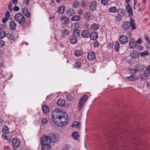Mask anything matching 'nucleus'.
Returning <instances> with one entry per match:
<instances>
[{"label":"nucleus","mask_w":150,"mask_h":150,"mask_svg":"<svg viewBox=\"0 0 150 150\" xmlns=\"http://www.w3.org/2000/svg\"><path fill=\"white\" fill-rule=\"evenodd\" d=\"M48 136L51 142H55L59 140L58 135L54 133H50Z\"/></svg>","instance_id":"nucleus-3"},{"label":"nucleus","mask_w":150,"mask_h":150,"mask_svg":"<svg viewBox=\"0 0 150 150\" xmlns=\"http://www.w3.org/2000/svg\"><path fill=\"white\" fill-rule=\"evenodd\" d=\"M94 46L96 47H98L99 45V43L98 42L96 41L94 43Z\"/></svg>","instance_id":"nucleus-56"},{"label":"nucleus","mask_w":150,"mask_h":150,"mask_svg":"<svg viewBox=\"0 0 150 150\" xmlns=\"http://www.w3.org/2000/svg\"><path fill=\"white\" fill-rule=\"evenodd\" d=\"M98 6L97 3L95 1H92L89 4L90 9L92 11H93L96 9Z\"/></svg>","instance_id":"nucleus-6"},{"label":"nucleus","mask_w":150,"mask_h":150,"mask_svg":"<svg viewBox=\"0 0 150 150\" xmlns=\"http://www.w3.org/2000/svg\"><path fill=\"white\" fill-rule=\"evenodd\" d=\"M64 6H62L59 7L58 9L57 10V13L60 14H62L64 12Z\"/></svg>","instance_id":"nucleus-25"},{"label":"nucleus","mask_w":150,"mask_h":150,"mask_svg":"<svg viewBox=\"0 0 150 150\" xmlns=\"http://www.w3.org/2000/svg\"><path fill=\"white\" fill-rule=\"evenodd\" d=\"M145 71H147V73L149 75L150 74V65L147 66L146 67V69Z\"/></svg>","instance_id":"nucleus-53"},{"label":"nucleus","mask_w":150,"mask_h":150,"mask_svg":"<svg viewBox=\"0 0 150 150\" xmlns=\"http://www.w3.org/2000/svg\"><path fill=\"white\" fill-rule=\"evenodd\" d=\"M65 100L60 99L58 100L57 101V104L59 106H63L65 104Z\"/></svg>","instance_id":"nucleus-24"},{"label":"nucleus","mask_w":150,"mask_h":150,"mask_svg":"<svg viewBox=\"0 0 150 150\" xmlns=\"http://www.w3.org/2000/svg\"><path fill=\"white\" fill-rule=\"evenodd\" d=\"M86 103V102H84L83 100H81V99H80L78 104V109L79 111H80L81 109L83 108V105L85 104Z\"/></svg>","instance_id":"nucleus-19"},{"label":"nucleus","mask_w":150,"mask_h":150,"mask_svg":"<svg viewBox=\"0 0 150 150\" xmlns=\"http://www.w3.org/2000/svg\"><path fill=\"white\" fill-rule=\"evenodd\" d=\"M63 35L67 36L70 33L69 31L67 29L63 30L62 31Z\"/></svg>","instance_id":"nucleus-38"},{"label":"nucleus","mask_w":150,"mask_h":150,"mask_svg":"<svg viewBox=\"0 0 150 150\" xmlns=\"http://www.w3.org/2000/svg\"><path fill=\"white\" fill-rule=\"evenodd\" d=\"M4 45V42L1 39H0V47H2Z\"/></svg>","instance_id":"nucleus-51"},{"label":"nucleus","mask_w":150,"mask_h":150,"mask_svg":"<svg viewBox=\"0 0 150 150\" xmlns=\"http://www.w3.org/2000/svg\"><path fill=\"white\" fill-rule=\"evenodd\" d=\"M148 52L146 51L140 53V55L141 57H143L145 55H148Z\"/></svg>","instance_id":"nucleus-46"},{"label":"nucleus","mask_w":150,"mask_h":150,"mask_svg":"<svg viewBox=\"0 0 150 150\" xmlns=\"http://www.w3.org/2000/svg\"><path fill=\"white\" fill-rule=\"evenodd\" d=\"M3 120L0 119V127L3 125Z\"/></svg>","instance_id":"nucleus-61"},{"label":"nucleus","mask_w":150,"mask_h":150,"mask_svg":"<svg viewBox=\"0 0 150 150\" xmlns=\"http://www.w3.org/2000/svg\"><path fill=\"white\" fill-rule=\"evenodd\" d=\"M87 141L86 139L85 138L84 140V146L86 148V149H88V146H87Z\"/></svg>","instance_id":"nucleus-59"},{"label":"nucleus","mask_w":150,"mask_h":150,"mask_svg":"<svg viewBox=\"0 0 150 150\" xmlns=\"http://www.w3.org/2000/svg\"><path fill=\"white\" fill-rule=\"evenodd\" d=\"M80 17L79 16L75 15L71 18V20L72 21H78L80 19Z\"/></svg>","instance_id":"nucleus-32"},{"label":"nucleus","mask_w":150,"mask_h":150,"mask_svg":"<svg viewBox=\"0 0 150 150\" xmlns=\"http://www.w3.org/2000/svg\"><path fill=\"white\" fill-rule=\"evenodd\" d=\"M6 35V32L3 31H1L0 32V39H2L5 37Z\"/></svg>","instance_id":"nucleus-33"},{"label":"nucleus","mask_w":150,"mask_h":150,"mask_svg":"<svg viewBox=\"0 0 150 150\" xmlns=\"http://www.w3.org/2000/svg\"><path fill=\"white\" fill-rule=\"evenodd\" d=\"M128 38L125 35H121L119 38V41L120 43L125 44L128 42Z\"/></svg>","instance_id":"nucleus-5"},{"label":"nucleus","mask_w":150,"mask_h":150,"mask_svg":"<svg viewBox=\"0 0 150 150\" xmlns=\"http://www.w3.org/2000/svg\"><path fill=\"white\" fill-rule=\"evenodd\" d=\"M129 45L130 48L134 49L137 46L136 42L132 38H130L129 40Z\"/></svg>","instance_id":"nucleus-7"},{"label":"nucleus","mask_w":150,"mask_h":150,"mask_svg":"<svg viewBox=\"0 0 150 150\" xmlns=\"http://www.w3.org/2000/svg\"><path fill=\"white\" fill-rule=\"evenodd\" d=\"M2 131L5 134H7L8 133V128L6 126H5L2 129Z\"/></svg>","instance_id":"nucleus-37"},{"label":"nucleus","mask_w":150,"mask_h":150,"mask_svg":"<svg viewBox=\"0 0 150 150\" xmlns=\"http://www.w3.org/2000/svg\"><path fill=\"white\" fill-rule=\"evenodd\" d=\"M2 137H3V139L4 140H6L7 139V136L6 135L4 134H3L2 135Z\"/></svg>","instance_id":"nucleus-62"},{"label":"nucleus","mask_w":150,"mask_h":150,"mask_svg":"<svg viewBox=\"0 0 150 150\" xmlns=\"http://www.w3.org/2000/svg\"><path fill=\"white\" fill-rule=\"evenodd\" d=\"M81 5L83 8L85 7L86 4V3L84 1H82L81 2Z\"/></svg>","instance_id":"nucleus-50"},{"label":"nucleus","mask_w":150,"mask_h":150,"mask_svg":"<svg viewBox=\"0 0 150 150\" xmlns=\"http://www.w3.org/2000/svg\"><path fill=\"white\" fill-rule=\"evenodd\" d=\"M149 74L147 73V71H144V74L141 75L139 76V78L142 81H144L146 77L149 76Z\"/></svg>","instance_id":"nucleus-13"},{"label":"nucleus","mask_w":150,"mask_h":150,"mask_svg":"<svg viewBox=\"0 0 150 150\" xmlns=\"http://www.w3.org/2000/svg\"><path fill=\"white\" fill-rule=\"evenodd\" d=\"M19 8L17 6H15L13 7V10L15 11H17L19 10Z\"/></svg>","instance_id":"nucleus-55"},{"label":"nucleus","mask_w":150,"mask_h":150,"mask_svg":"<svg viewBox=\"0 0 150 150\" xmlns=\"http://www.w3.org/2000/svg\"><path fill=\"white\" fill-rule=\"evenodd\" d=\"M8 20V19L5 18H2V21L3 23H4L7 22Z\"/></svg>","instance_id":"nucleus-54"},{"label":"nucleus","mask_w":150,"mask_h":150,"mask_svg":"<svg viewBox=\"0 0 150 150\" xmlns=\"http://www.w3.org/2000/svg\"><path fill=\"white\" fill-rule=\"evenodd\" d=\"M85 18L88 21L91 17V14L89 13H86L84 14Z\"/></svg>","instance_id":"nucleus-41"},{"label":"nucleus","mask_w":150,"mask_h":150,"mask_svg":"<svg viewBox=\"0 0 150 150\" xmlns=\"http://www.w3.org/2000/svg\"><path fill=\"white\" fill-rule=\"evenodd\" d=\"M80 125L79 122H78L75 121L74 122V123L73 124L72 127H74V126L76 128H79V126Z\"/></svg>","instance_id":"nucleus-40"},{"label":"nucleus","mask_w":150,"mask_h":150,"mask_svg":"<svg viewBox=\"0 0 150 150\" xmlns=\"http://www.w3.org/2000/svg\"><path fill=\"white\" fill-rule=\"evenodd\" d=\"M42 122L43 124H45L47 122V121L45 118H44L42 120Z\"/></svg>","instance_id":"nucleus-60"},{"label":"nucleus","mask_w":150,"mask_h":150,"mask_svg":"<svg viewBox=\"0 0 150 150\" xmlns=\"http://www.w3.org/2000/svg\"><path fill=\"white\" fill-rule=\"evenodd\" d=\"M6 37L10 40H12L13 38V34L12 33H8L6 34Z\"/></svg>","instance_id":"nucleus-36"},{"label":"nucleus","mask_w":150,"mask_h":150,"mask_svg":"<svg viewBox=\"0 0 150 150\" xmlns=\"http://www.w3.org/2000/svg\"><path fill=\"white\" fill-rule=\"evenodd\" d=\"M67 14L68 16H72L75 14L74 9L72 8L68 9L66 10Z\"/></svg>","instance_id":"nucleus-16"},{"label":"nucleus","mask_w":150,"mask_h":150,"mask_svg":"<svg viewBox=\"0 0 150 150\" xmlns=\"http://www.w3.org/2000/svg\"><path fill=\"white\" fill-rule=\"evenodd\" d=\"M12 4L11 2H10L8 4V8L12 7Z\"/></svg>","instance_id":"nucleus-64"},{"label":"nucleus","mask_w":150,"mask_h":150,"mask_svg":"<svg viewBox=\"0 0 150 150\" xmlns=\"http://www.w3.org/2000/svg\"><path fill=\"white\" fill-rule=\"evenodd\" d=\"M122 27L125 30H127L129 29L130 27V25L129 22L125 21L123 22Z\"/></svg>","instance_id":"nucleus-11"},{"label":"nucleus","mask_w":150,"mask_h":150,"mask_svg":"<svg viewBox=\"0 0 150 150\" xmlns=\"http://www.w3.org/2000/svg\"><path fill=\"white\" fill-rule=\"evenodd\" d=\"M16 26V23L14 21H11L9 25V28L12 30H15Z\"/></svg>","instance_id":"nucleus-12"},{"label":"nucleus","mask_w":150,"mask_h":150,"mask_svg":"<svg viewBox=\"0 0 150 150\" xmlns=\"http://www.w3.org/2000/svg\"><path fill=\"white\" fill-rule=\"evenodd\" d=\"M136 71H137L135 69V68L129 70V72L131 73H135Z\"/></svg>","instance_id":"nucleus-57"},{"label":"nucleus","mask_w":150,"mask_h":150,"mask_svg":"<svg viewBox=\"0 0 150 150\" xmlns=\"http://www.w3.org/2000/svg\"><path fill=\"white\" fill-rule=\"evenodd\" d=\"M14 18L21 25H23L25 23V18L21 13H17Z\"/></svg>","instance_id":"nucleus-2"},{"label":"nucleus","mask_w":150,"mask_h":150,"mask_svg":"<svg viewBox=\"0 0 150 150\" xmlns=\"http://www.w3.org/2000/svg\"><path fill=\"white\" fill-rule=\"evenodd\" d=\"M127 79L131 81H136L138 79V77L135 75H132L130 76L127 77Z\"/></svg>","instance_id":"nucleus-21"},{"label":"nucleus","mask_w":150,"mask_h":150,"mask_svg":"<svg viewBox=\"0 0 150 150\" xmlns=\"http://www.w3.org/2000/svg\"><path fill=\"white\" fill-rule=\"evenodd\" d=\"M42 110L43 112L46 114L49 112V109L48 106L46 105H44L42 107Z\"/></svg>","instance_id":"nucleus-28"},{"label":"nucleus","mask_w":150,"mask_h":150,"mask_svg":"<svg viewBox=\"0 0 150 150\" xmlns=\"http://www.w3.org/2000/svg\"><path fill=\"white\" fill-rule=\"evenodd\" d=\"M135 67L137 71L141 72L144 70V66L143 65L139 64L137 65Z\"/></svg>","instance_id":"nucleus-14"},{"label":"nucleus","mask_w":150,"mask_h":150,"mask_svg":"<svg viewBox=\"0 0 150 150\" xmlns=\"http://www.w3.org/2000/svg\"><path fill=\"white\" fill-rule=\"evenodd\" d=\"M127 11L129 13V15L130 17H132L133 16V13L132 8L130 7V5L128 4L126 7Z\"/></svg>","instance_id":"nucleus-10"},{"label":"nucleus","mask_w":150,"mask_h":150,"mask_svg":"<svg viewBox=\"0 0 150 150\" xmlns=\"http://www.w3.org/2000/svg\"><path fill=\"white\" fill-rule=\"evenodd\" d=\"M79 25L78 24L76 23L73 26V27L74 28V30H79L78 29V28L79 27Z\"/></svg>","instance_id":"nucleus-48"},{"label":"nucleus","mask_w":150,"mask_h":150,"mask_svg":"<svg viewBox=\"0 0 150 150\" xmlns=\"http://www.w3.org/2000/svg\"><path fill=\"white\" fill-rule=\"evenodd\" d=\"M74 54L76 56L79 57L81 55V52L79 50H76L74 53Z\"/></svg>","instance_id":"nucleus-44"},{"label":"nucleus","mask_w":150,"mask_h":150,"mask_svg":"<svg viewBox=\"0 0 150 150\" xmlns=\"http://www.w3.org/2000/svg\"><path fill=\"white\" fill-rule=\"evenodd\" d=\"M52 121L57 126H65L67 123V115L60 110L55 108L52 112Z\"/></svg>","instance_id":"nucleus-1"},{"label":"nucleus","mask_w":150,"mask_h":150,"mask_svg":"<svg viewBox=\"0 0 150 150\" xmlns=\"http://www.w3.org/2000/svg\"><path fill=\"white\" fill-rule=\"evenodd\" d=\"M109 0H101V3L104 5H107L109 4Z\"/></svg>","instance_id":"nucleus-45"},{"label":"nucleus","mask_w":150,"mask_h":150,"mask_svg":"<svg viewBox=\"0 0 150 150\" xmlns=\"http://www.w3.org/2000/svg\"><path fill=\"white\" fill-rule=\"evenodd\" d=\"M130 26L132 27V30H134L136 28V24L135 23L134 20L132 18L130 19V22H129Z\"/></svg>","instance_id":"nucleus-18"},{"label":"nucleus","mask_w":150,"mask_h":150,"mask_svg":"<svg viewBox=\"0 0 150 150\" xmlns=\"http://www.w3.org/2000/svg\"><path fill=\"white\" fill-rule=\"evenodd\" d=\"M81 63L78 61H76L74 63V66L75 67L79 68L81 67Z\"/></svg>","instance_id":"nucleus-30"},{"label":"nucleus","mask_w":150,"mask_h":150,"mask_svg":"<svg viewBox=\"0 0 150 150\" xmlns=\"http://www.w3.org/2000/svg\"><path fill=\"white\" fill-rule=\"evenodd\" d=\"M12 144L13 147L17 148L18 147L20 144L19 140L17 138L13 139L12 142Z\"/></svg>","instance_id":"nucleus-9"},{"label":"nucleus","mask_w":150,"mask_h":150,"mask_svg":"<svg viewBox=\"0 0 150 150\" xmlns=\"http://www.w3.org/2000/svg\"><path fill=\"white\" fill-rule=\"evenodd\" d=\"M81 99V100H83L84 102H86L88 99V96L87 95H85L82 97Z\"/></svg>","instance_id":"nucleus-43"},{"label":"nucleus","mask_w":150,"mask_h":150,"mask_svg":"<svg viewBox=\"0 0 150 150\" xmlns=\"http://www.w3.org/2000/svg\"><path fill=\"white\" fill-rule=\"evenodd\" d=\"M10 13L8 11H7L5 13V18L8 19L10 18Z\"/></svg>","instance_id":"nucleus-52"},{"label":"nucleus","mask_w":150,"mask_h":150,"mask_svg":"<svg viewBox=\"0 0 150 150\" xmlns=\"http://www.w3.org/2000/svg\"><path fill=\"white\" fill-rule=\"evenodd\" d=\"M60 21L64 24H67L69 21V19L66 16L62 17L60 18Z\"/></svg>","instance_id":"nucleus-17"},{"label":"nucleus","mask_w":150,"mask_h":150,"mask_svg":"<svg viewBox=\"0 0 150 150\" xmlns=\"http://www.w3.org/2000/svg\"><path fill=\"white\" fill-rule=\"evenodd\" d=\"M88 59L90 61H93L96 59L95 54L94 52H90L87 55Z\"/></svg>","instance_id":"nucleus-8"},{"label":"nucleus","mask_w":150,"mask_h":150,"mask_svg":"<svg viewBox=\"0 0 150 150\" xmlns=\"http://www.w3.org/2000/svg\"><path fill=\"white\" fill-rule=\"evenodd\" d=\"M22 13L27 17H28L30 16V13L27 8L24 9V11H22Z\"/></svg>","instance_id":"nucleus-26"},{"label":"nucleus","mask_w":150,"mask_h":150,"mask_svg":"<svg viewBox=\"0 0 150 150\" xmlns=\"http://www.w3.org/2000/svg\"><path fill=\"white\" fill-rule=\"evenodd\" d=\"M144 39L148 42L149 40V36L146 34H145L144 35Z\"/></svg>","instance_id":"nucleus-58"},{"label":"nucleus","mask_w":150,"mask_h":150,"mask_svg":"<svg viewBox=\"0 0 150 150\" xmlns=\"http://www.w3.org/2000/svg\"><path fill=\"white\" fill-rule=\"evenodd\" d=\"M74 99V96L71 95H68L66 96V99L68 101H72Z\"/></svg>","instance_id":"nucleus-35"},{"label":"nucleus","mask_w":150,"mask_h":150,"mask_svg":"<svg viewBox=\"0 0 150 150\" xmlns=\"http://www.w3.org/2000/svg\"><path fill=\"white\" fill-rule=\"evenodd\" d=\"M122 18V16L121 15L119 14L116 16L115 20L116 21H120L121 20Z\"/></svg>","instance_id":"nucleus-42"},{"label":"nucleus","mask_w":150,"mask_h":150,"mask_svg":"<svg viewBox=\"0 0 150 150\" xmlns=\"http://www.w3.org/2000/svg\"><path fill=\"white\" fill-rule=\"evenodd\" d=\"M130 56L133 58H136L138 57V53L136 52H134L130 54Z\"/></svg>","instance_id":"nucleus-31"},{"label":"nucleus","mask_w":150,"mask_h":150,"mask_svg":"<svg viewBox=\"0 0 150 150\" xmlns=\"http://www.w3.org/2000/svg\"><path fill=\"white\" fill-rule=\"evenodd\" d=\"M73 35L76 37H78L80 35V30H73Z\"/></svg>","instance_id":"nucleus-34"},{"label":"nucleus","mask_w":150,"mask_h":150,"mask_svg":"<svg viewBox=\"0 0 150 150\" xmlns=\"http://www.w3.org/2000/svg\"><path fill=\"white\" fill-rule=\"evenodd\" d=\"M91 28L93 30H96L99 28V25L98 24L93 23L91 25Z\"/></svg>","instance_id":"nucleus-22"},{"label":"nucleus","mask_w":150,"mask_h":150,"mask_svg":"<svg viewBox=\"0 0 150 150\" xmlns=\"http://www.w3.org/2000/svg\"><path fill=\"white\" fill-rule=\"evenodd\" d=\"M48 146H43L42 147L41 150H50L49 147H48Z\"/></svg>","instance_id":"nucleus-47"},{"label":"nucleus","mask_w":150,"mask_h":150,"mask_svg":"<svg viewBox=\"0 0 150 150\" xmlns=\"http://www.w3.org/2000/svg\"><path fill=\"white\" fill-rule=\"evenodd\" d=\"M117 11V9L115 7H111L109 8L108 11L110 13H115Z\"/></svg>","instance_id":"nucleus-29"},{"label":"nucleus","mask_w":150,"mask_h":150,"mask_svg":"<svg viewBox=\"0 0 150 150\" xmlns=\"http://www.w3.org/2000/svg\"><path fill=\"white\" fill-rule=\"evenodd\" d=\"M81 35L83 38H87L90 36V32L88 30H84L82 32Z\"/></svg>","instance_id":"nucleus-15"},{"label":"nucleus","mask_w":150,"mask_h":150,"mask_svg":"<svg viewBox=\"0 0 150 150\" xmlns=\"http://www.w3.org/2000/svg\"><path fill=\"white\" fill-rule=\"evenodd\" d=\"M90 36L91 40H94L97 38L98 35L97 33L96 32H92L91 34H90Z\"/></svg>","instance_id":"nucleus-20"},{"label":"nucleus","mask_w":150,"mask_h":150,"mask_svg":"<svg viewBox=\"0 0 150 150\" xmlns=\"http://www.w3.org/2000/svg\"><path fill=\"white\" fill-rule=\"evenodd\" d=\"M77 38L74 36H72L70 39V42L73 44H75L77 42Z\"/></svg>","instance_id":"nucleus-23"},{"label":"nucleus","mask_w":150,"mask_h":150,"mask_svg":"<svg viewBox=\"0 0 150 150\" xmlns=\"http://www.w3.org/2000/svg\"><path fill=\"white\" fill-rule=\"evenodd\" d=\"M80 3L79 1H76L74 4L73 7L74 8H76L78 7Z\"/></svg>","instance_id":"nucleus-49"},{"label":"nucleus","mask_w":150,"mask_h":150,"mask_svg":"<svg viewBox=\"0 0 150 150\" xmlns=\"http://www.w3.org/2000/svg\"><path fill=\"white\" fill-rule=\"evenodd\" d=\"M119 48L120 46L119 43L118 42H116L115 46V51L116 52L118 51L119 50Z\"/></svg>","instance_id":"nucleus-39"},{"label":"nucleus","mask_w":150,"mask_h":150,"mask_svg":"<svg viewBox=\"0 0 150 150\" xmlns=\"http://www.w3.org/2000/svg\"><path fill=\"white\" fill-rule=\"evenodd\" d=\"M71 136L74 139L77 140L79 137V135L78 132H74L72 133Z\"/></svg>","instance_id":"nucleus-27"},{"label":"nucleus","mask_w":150,"mask_h":150,"mask_svg":"<svg viewBox=\"0 0 150 150\" xmlns=\"http://www.w3.org/2000/svg\"><path fill=\"white\" fill-rule=\"evenodd\" d=\"M49 136L43 135L42 139L41 140V144L43 146H48L51 143Z\"/></svg>","instance_id":"nucleus-4"},{"label":"nucleus","mask_w":150,"mask_h":150,"mask_svg":"<svg viewBox=\"0 0 150 150\" xmlns=\"http://www.w3.org/2000/svg\"><path fill=\"white\" fill-rule=\"evenodd\" d=\"M13 4L14 5H16L17 4V0H12Z\"/></svg>","instance_id":"nucleus-63"}]
</instances>
